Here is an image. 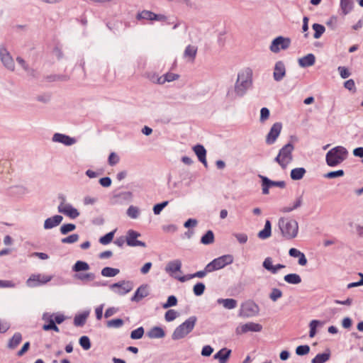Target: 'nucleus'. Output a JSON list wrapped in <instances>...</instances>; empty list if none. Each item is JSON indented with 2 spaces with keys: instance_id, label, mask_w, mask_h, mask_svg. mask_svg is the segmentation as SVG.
Masks as SVG:
<instances>
[{
  "instance_id": "f257e3e1",
  "label": "nucleus",
  "mask_w": 363,
  "mask_h": 363,
  "mask_svg": "<svg viewBox=\"0 0 363 363\" xmlns=\"http://www.w3.org/2000/svg\"><path fill=\"white\" fill-rule=\"evenodd\" d=\"M252 70L246 69L238 74L234 94L235 96H242L252 84Z\"/></svg>"
},
{
  "instance_id": "f03ea898",
  "label": "nucleus",
  "mask_w": 363,
  "mask_h": 363,
  "mask_svg": "<svg viewBox=\"0 0 363 363\" xmlns=\"http://www.w3.org/2000/svg\"><path fill=\"white\" fill-rule=\"evenodd\" d=\"M348 152L342 146H337L326 154V162L330 167H335L342 163L347 157Z\"/></svg>"
},
{
  "instance_id": "7ed1b4c3",
  "label": "nucleus",
  "mask_w": 363,
  "mask_h": 363,
  "mask_svg": "<svg viewBox=\"0 0 363 363\" xmlns=\"http://www.w3.org/2000/svg\"><path fill=\"white\" fill-rule=\"evenodd\" d=\"M279 226L282 235L287 240L296 237L298 232V223L295 220L281 218L279 220Z\"/></svg>"
},
{
  "instance_id": "20e7f679",
  "label": "nucleus",
  "mask_w": 363,
  "mask_h": 363,
  "mask_svg": "<svg viewBox=\"0 0 363 363\" xmlns=\"http://www.w3.org/2000/svg\"><path fill=\"white\" fill-rule=\"evenodd\" d=\"M196 320L197 318L196 316L189 317L182 324L176 328L172 333V338L174 340H177L185 337L193 330Z\"/></svg>"
},
{
  "instance_id": "39448f33",
  "label": "nucleus",
  "mask_w": 363,
  "mask_h": 363,
  "mask_svg": "<svg viewBox=\"0 0 363 363\" xmlns=\"http://www.w3.org/2000/svg\"><path fill=\"white\" fill-rule=\"evenodd\" d=\"M293 150L294 145L291 143H288L279 150L278 155L275 157V161L281 166L282 169H285L288 164L292 161Z\"/></svg>"
},
{
  "instance_id": "423d86ee",
  "label": "nucleus",
  "mask_w": 363,
  "mask_h": 363,
  "mask_svg": "<svg viewBox=\"0 0 363 363\" xmlns=\"http://www.w3.org/2000/svg\"><path fill=\"white\" fill-rule=\"evenodd\" d=\"M233 262V257L231 255H225L214 259L206 265V271L213 272L230 264Z\"/></svg>"
},
{
  "instance_id": "0eeeda50",
  "label": "nucleus",
  "mask_w": 363,
  "mask_h": 363,
  "mask_svg": "<svg viewBox=\"0 0 363 363\" xmlns=\"http://www.w3.org/2000/svg\"><path fill=\"white\" fill-rule=\"evenodd\" d=\"M258 313L259 306L252 301H247L241 304L238 315L242 318H250Z\"/></svg>"
},
{
  "instance_id": "6e6552de",
  "label": "nucleus",
  "mask_w": 363,
  "mask_h": 363,
  "mask_svg": "<svg viewBox=\"0 0 363 363\" xmlns=\"http://www.w3.org/2000/svg\"><path fill=\"white\" fill-rule=\"evenodd\" d=\"M262 330V325L253 322L240 324L235 329L237 335H242L248 332H260Z\"/></svg>"
},
{
  "instance_id": "1a4fd4ad",
  "label": "nucleus",
  "mask_w": 363,
  "mask_h": 363,
  "mask_svg": "<svg viewBox=\"0 0 363 363\" xmlns=\"http://www.w3.org/2000/svg\"><path fill=\"white\" fill-rule=\"evenodd\" d=\"M52 279V277L47 274H32L27 280V285L30 287H36L45 284Z\"/></svg>"
},
{
  "instance_id": "9d476101",
  "label": "nucleus",
  "mask_w": 363,
  "mask_h": 363,
  "mask_svg": "<svg viewBox=\"0 0 363 363\" xmlns=\"http://www.w3.org/2000/svg\"><path fill=\"white\" fill-rule=\"evenodd\" d=\"M178 78H179L178 74L172 73V72H168L161 77H158L157 75L154 74L150 77V80L154 83H157L159 84H163L166 82H173L174 80L178 79Z\"/></svg>"
},
{
  "instance_id": "9b49d317",
  "label": "nucleus",
  "mask_w": 363,
  "mask_h": 363,
  "mask_svg": "<svg viewBox=\"0 0 363 363\" xmlns=\"http://www.w3.org/2000/svg\"><path fill=\"white\" fill-rule=\"evenodd\" d=\"M289 43L290 41L289 39L278 37L273 40L270 46V50L274 52H277L280 49H286L289 46Z\"/></svg>"
},
{
  "instance_id": "f8f14e48",
  "label": "nucleus",
  "mask_w": 363,
  "mask_h": 363,
  "mask_svg": "<svg viewBox=\"0 0 363 363\" xmlns=\"http://www.w3.org/2000/svg\"><path fill=\"white\" fill-rule=\"evenodd\" d=\"M58 211L62 213L70 218L74 219L79 216V213L77 210L73 208L70 204L61 203L58 206Z\"/></svg>"
},
{
  "instance_id": "ddd939ff",
  "label": "nucleus",
  "mask_w": 363,
  "mask_h": 363,
  "mask_svg": "<svg viewBox=\"0 0 363 363\" xmlns=\"http://www.w3.org/2000/svg\"><path fill=\"white\" fill-rule=\"evenodd\" d=\"M43 320L45 324L43 325V329L45 331L54 330L57 333L60 331L59 328L55 323L52 315L51 313H45L43 315Z\"/></svg>"
},
{
  "instance_id": "4468645a",
  "label": "nucleus",
  "mask_w": 363,
  "mask_h": 363,
  "mask_svg": "<svg viewBox=\"0 0 363 363\" xmlns=\"http://www.w3.org/2000/svg\"><path fill=\"white\" fill-rule=\"evenodd\" d=\"M140 236V234L133 230L128 231L126 242L129 246H141L145 247V244L143 242L138 240L137 238Z\"/></svg>"
},
{
  "instance_id": "2eb2a0df",
  "label": "nucleus",
  "mask_w": 363,
  "mask_h": 363,
  "mask_svg": "<svg viewBox=\"0 0 363 363\" xmlns=\"http://www.w3.org/2000/svg\"><path fill=\"white\" fill-rule=\"evenodd\" d=\"M112 288L119 295H124L133 289V284L130 281H121L112 285Z\"/></svg>"
},
{
  "instance_id": "dca6fc26",
  "label": "nucleus",
  "mask_w": 363,
  "mask_h": 363,
  "mask_svg": "<svg viewBox=\"0 0 363 363\" xmlns=\"http://www.w3.org/2000/svg\"><path fill=\"white\" fill-rule=\"evenodd\" d=\"M281 128L282 126L280 123H276L272 125L269 133L267 136L266 141L268 144H272L275 142L280 134Z\"/></svg>"
},
{
  "instance_id": "f3484780",
  "label": "nucleus",
  "mask_w": 363,
  "mask_h": 363,
  "mask_svg": "<svg viewBox=\"0 0 363 363\" xmlns=\"http://www.w3.org/2000/svg\"><path fill=\"white\" fill-rule=\"evenodd\" d=\"M0 57L2 62L9 69L13 70L14 62L9 53L4 48L0 50Z\"/></svg>"
},
{
  "instance_id": "a211bd4d",
  "label": "nucleus",
  "mask_w": 363,
  "mask_h": 363,
  "mask_svg": "<svg viewBox=\"0 0 363 363\" xmlns=\"http://www.w3.org/2000/svg\"><path fill=\"white\" fill-rule=\"evenodd\" d=\"M286 74V69L284 63L279 61L276 63L274 69V79L279 82L283 79Z\"/></svg>"
},
{
  "instance_id": "6ab92c4d",
  "label": "nucleus",
  "mask_w": 363,
  "mask_h": 363,
  "mask_svg": "<svg viewBox=\"0 0 363 363\" xmlns=\"http://www.w3.org/2000/svg\"><path fill=\"white\" fill-rule=\"evenodd\" d=\"M138 18L141 19H147V20H156V21H163L165 19V17L162 15H157L149 11H143L138 15Z\"/></svg>"
},
{
  "instance_id": "aec40b11",
  "label": "nucleus",
  "mask_w": 363,
  "mask_h": 363,
  "mask_svg": "<svg viewBox=\"0 0 363 363\" xmlns=\"http://www.w3.org/2000/svg\"><path fill=\"white\" fill-rule=\"evenodd\" d=\"M193 150L198 157L199 160L203 164L205 167H207V161L206 158V150L201 145H196L193 147Z\"/></svg>"
},
{
  "instance_id": "412c9836",
  "label": "nucleus",
  "mask_w": 363,
  "mask_h": 363,
  "mask_svg": "<svg viewBox=\"0 0 363 363\" xmlns=\"http://www.w3.org/2000/svg\"><path fill=\"white\" fill-rule=\"evenodd\" d=\"M181 267V261L175 259L167 263L165 267V271L169 274H173L175 272L180 271Z\"/></svg>"
},
{
  "instance_id": "4be33fe9",
  "label": "nucleus",
  "mask_w": 363,
  "mask_h": 363,
  "mask_svg": "<svg viewBox=\"0 0 363 363\" xmlns=\"http://www.w3.org/2000/svg\"><path fill=\"white\" fill-rule=\"evenodd\" d=\"M52 139L55 142L61 143L66 145H71L75 143L74 138L60 133H55Z\"/></svg>"
},
{
  "instance_id": "5701e85b",
  "label": "nucleus",
  "mask_w": 363,
  "mask_h": 363,
  "mask_svg": "<svg viewBox=\"0 0 363 363\" xmlns=\"http://www.w3.org/2000/svg\"><path fill=\"white\" fill-rule=\"evenodd\" d=\"M62 220V216L56 215L45 220L44 228L45 229H50L58 225Z\"/></svg>"
},
{
  "instance_id": "b1692460",
  "label": "nucleus",
  "mask_w": 363,
  "mask_h": 363,
  "mask_svg": "<svg viewBox=\"0 0 363 363\" xmlns=\"http://www.w3.org/2000/svg\"><path fill=\"white\" fill-rule=\"evenodd\" d=\"M231 354V350L228 348H223L219 350L214 356V359H218L220 363H226Z\"/></svg>"
},
{
  "instance_id": "393cba45",
  "label": "nucleus",
  "mask_w": 363,
  "mask_h": 363,
  "mask_svg": "<svg viewBox=\"0 0 363 363\" xmlns=\"http://www.w3.org/2000/svg\"><path fill=\"white\" fill-rule=\"evenodd\" d=\"M149 294L147 286H140L137 291H135L134 296L132 297L131 300L133 301H139L142 298L147 296Z\"/></svg>"
},
{
  "instance_id": "a878e982",
  "label": "nucleus",
  "mask_w": 363,
  "mask_h": 363,
  "mask_svg": "<svg viewBox=\"0 0 363 363\" xmlns=\"http://www.w3.org/2000/svg\"><path fill=\"white\" fill-rule=\"evenodd\" d=\"M289 254L291 257H298V264L301 266H305L307 264V259L303 252L296 248H291Z\"/></svg>"
},
{
  "instance_id": "bb28decb",
  "label": "nucleus",
  "mask_w": 363,
  "mask_h": 363,
  "mask_svg": "<svg viewBox=\"0 0 363 363\" xmlns=\"http://www.w3.org/2000/svg\"><path fill=\"white\" fill-rule=\"evenodd\" d=\"M147 336L150 338H162L165 336V332L162 328L155 326L147 333Z\"/></svg>"
},
{
  "instance_id": "cd10ccee",
  "label": "nucleus",
  "mask_w": 363,
  "mask_h": 363,
  "mask_svg": "<svg viewBox=\"0 0 363 363\" xmlns=\"http://www.w3.org/2000/svg\"><path fill=\"white\" fill-rule=\"evenodd\" d=\"M217 302L218 304L223 305L226 309H233L238 305L237 301L233 298H219Z\"/></svg>"
},
{
  "instance_id": "c85d7f7f",
  "label": "nucleus",
  "mask_w": 363,
  "mask_h": 363,
  "mask_svg": "<svg viewBox=\"0 0 363 363\" xmlns=\"http://www.w3.org/2000/svg\"><path fill=\"white\" fill-rule=\"evenodd\" d=\"M22 341V335L20 333H16L9 340L8 347L11 350L16 349Z\"/></svg>"
},
{
  "instance_id": "c756f323",
  "label": "nucleus",
  "mask_w": 363,
  "mask_h": 363,
  "mask_svg": "<svg viewBox=\"0 0 363 363\" xmlns=\"http://www.w3.org/2000/svg\"><path fill=\"white\" fill-rule=\"evenodd\" d=\"M301 204H302V198L298 197L296 199V201L294 202V203L291 206L281 207L279 209V211L281 213H289V212L299 208L301 206Z\"/></svg>"
},
{
  "instance_id": "7c9ffc66",
  "label": "nucleus",
  "mask_w": 363,
  "mask_h": 363,
  "mask_svg": "<svg viewBox=\"0 0 363 363\" xmlns=\"http://www.w3.org/2000/svg\"><path fill=\"white\" fill-rule=\"evenodd\" d=\"M315 61V56L313 54H308L306 56L299 59V65L301 67H306L314 65Z\"/></svg>"
},
{
  "instance_id": "2f4dec72",
  "label": "nucleus",
  "mask_w": 363,
  "mask_h": 363,
  "mask_svg": "<svg viewBox=\"0 0 363 363\" xmlns=\"http://www.w3.org/2000/svg\"><path fill=\"white\" fill-rule=\"evenodd\" d=\"M197 53V48L194 45H188L184 51V57L189 58L191 61H194Z\"/></svg>"
},
{
  "instance_id": "473e14b6",
  "label": "nucleus",
  "mask_w": 363,
  "mask_h": 363,
  "mask_svg": "<svg viewBox=\"0 0 363 363\" xmlns=\"http://www.w3.org/2000/svg\"><path fill=\"white\" fill-rule=\"evenodd\" d=\"M271 235V223L269 220H267L265 223L264 228L258 233V237L261 239H266Z\"/></svg>"
},
{
  "instance_id": "72a5a7b5",
  "label": "nucleus",
  "mask_w": 363,
  "mask_h": 363,
  "mask_svg": "<svg viewBox=\"0 0 363 363\" xmlns=\"http://www.w3.org/2000/svg\"><path fill=\"white\" fill-rule=\"evenodd\" d=\"M89 269V265L84 261H77L72 267V271L80 272Z\"/></svg>"
},
{
  "instance_id": "f704fd0d",
  "label": "nucleus",
  "mask_w": 363,
  "mask_h": 363,
  "mask_svg": "<svg viewBox=\"0 0 363 363\" xmlns=\"http://www.w3.org/2000/svg\"><path fill=\"white\" fill-rule=\"evenodd\" d=\"M306 173L304 168H295L291 172V177L294 180H299L302 179Z\"/></svg>"
},
{
  "instance_id": "c9c22d12",
  "label": "nucleus",
  "mask_w": 363,
  "mask_h": 363,
  "mask_svg": "<svg viewBox=\"0 0 363 363\" xmlns=\"http://www.w3.org/2000/svg\"><path fill=\"white\" fill-rule=\"evenodd\" d=\"M74 277L83 282H87L93 281L95 276L92 273H78L74 275Z\"/></svg>"
},
{
  "instance_id": "e433bc0d",
  "label": "nucleus",
  "mask_w": 363,
  "mask_h": 363,
  "mask_svg": "<svg viewBox=\"0 0 363 363\" xmlns=\"http://www.w3.org/2000/svg\"><path fill=\"white\" fill-rule=\"evenodd\" d=\"M284 280L289 284H298L301 282V279L296 274H289L284 277Z\"/></svg>"
},
{
  "instance_id": "4c0bfd02",
  "label": "nucleus",
  "mask_w": 363,
  "mask_h": 363,
  "mask_svg": "<svg viewBox=\"0 0 363 363\" xmlns=\"http://www.w3.org/2000/svg\"><path fill=\"white\" fill-rule=\"evenodd\" d=\"M88 317V313H84L77 315L74 318V324L75 326H82L85 324Z\"/></svg>"
},
{
  "instance_id": "58836bf2",
  "label": "nucleus",
  "mask_w": 363,
  "mask_h": 363,
  "mask_svg": "<svg viewBox=\"0 0 363 363\" xmlns=\"http://www.w3.org/2000/svg\"><path fill=\"white\" fill-rule=\"evenodd\" d=\"M330 357V352L318 354L313 359L312 363H325Z\"/></svg>"
},
{
  "instance_id": "ea45409f",
  "label": "nucleus",
  "mask_w": 363,
  "mask_h": 363,
  "mask_svg": "<svg viewBox=\"0 0 363 363\" xmlns=\"http://www.w3.org/2000/svg\"><path fill=\"white\" fill-rule=\"evenodd\" d=\"M119 273V269L111 268V267H104L101 271V274L104 277H113L117 275Z\"/></svg>"
},
{
  "instance_id": "a19ab883",
  "label": "nucleus",
  "mask_w": 363,
  "mask_h": 363,
  "mask_svg": "<svg viewBox=\"0 0 363 363\" xmlns=\"http://www.w3.org/2000/svg\"><path fill=\"white\" fill-rule=\"evenodd\" d=\"M201 243L204 245H209L214 242V235L211 230L207 231V233L201 237Z\"/></svg>"
},
{
  "instance_id": "79ce46f5",
  "label": "nucleus",
  "mask_w": 363,
  "mask_h": 363,
  "mask_svg": "<svg viewBox=\"0 0 363 363\" xmlns=\"http://www.w3.org/2000/svg\"><path fill=\"white\" fill-rule=\"evenodd\" d=\"M313 29L314 30L313 37L316 39L319 38L325 30V27L318 23H314L313 25Z\"/></svg>"
},
{
  "instance_id": "37998d69",
  "label": "nucleus",
  "mask_w": 363,
  "mask_h": 363,
  "mask_svg": "<svg viewBox=\"0 0 363 363\" xmlns=\"http://www.w3.org/2000/svg\"><path fill=\"white\" fill-rule=\"evenodd\" d=\"M113 235H114V231H112V232H110V233L106 234L104 236H102L99 239L100 243H101L102 245H107V244L110 243L113 238Z\"/></svg>"
},
{
  "instance_id": "c03bdc74",
  "label": "nucleus",
  "mask_w": 363,
  "mask_h": 363,
  "mask_svg": "<svg viewBox=\"0 0 363 363\" xmlns=\"http://www.w3.org/2000/svg\"><path fill=\"white\" fill-rule=\"evenodd\" d=\"M263 267L272 274H274V265L272 264V259L271 257H267L263 262Z\"/></svg>"
},
{
  "instance_id": "a18cd8bd",
  "label": "nucleus",
  "mask_w": 363,
  "mask_h": 363,
  "mask_svg": "<svg viewBox=\"0 0 363 363\" xmlns=\"http://www.w3.org/2000/svg\"><path fill=\"white\" fill-rule=\"evenodd\" d=\"M143 334L144 329L143 327H140L131 332L130 337L134 340L140 339L143 336Z\"/></svg>"
},
{
  "instance_id": "49530a36",
  "label": "nucleus",
  "mask_w": 363,
  "mask_h": 363,
  "mask_svg": "<svg viewBox=\"0 0 363 363\" xmlns=\"http://www.w3.org/2000/svg\"><path fill=\"white\" fill-rule=\"evenodd\" d=\"M79 344L82 347L86 350L90 349L91 347L90 340L87 336L81 337L79 339Z\"/></svg>"
},
{
  "instance_id": "de8ad7c7",
  "label": "nucleus",
  "mask_w": 363,
  "mask_h": 363,
  "mask_svg": "<svg viewBox=\"0 0 363 363\" xmlns=\"http://www.w3.org/2000/svg\"><path fill=\"white\" fill-rule=\"evenodd\" d=\"M76 228L75 225L69 223V224H64L60 228V232L63 235H66L68 233L74 230Z\"/></svg>"
},
{
  "instance_id": "09e8293b",
  "label": "nucleus",
  "mask_w": 363,
  "mask_h": 363,
  "mask_svg": "<svg viewBox=\"0 0 363 363\" xmlns=\"http://www.w3.org/2000/svg\"><path fill=\"white\" fill-rule=\"evenodd\" d=\"M194 293L196 296H201L205 290V285L203 283H197L194 286Z\"/></svg>"
},
{
  "instance_id": "8fccbe9b",
  "label": "nucleus",
  "mask_w": 363,
  "mask_h": 363,
  "mask_svg": "<svg viewBox=\"0 0 363 363\" xmlns=\"http://www.w3.org/2000/svg\"><path fill=\"white\" fill-rule=\"evenodd\" d=\"M177 312L173 309L168 310L165 313V320L168 322L174 320L177 317Z\"/></svg>"
},
{
  "instance_id": "3c124183",
  "label": "nucleus",
  "mask_w": 363,
  "mask_h": 363,
  "mask_svg": "<svg viewBox=\"0 0 363 363\" xmlns=\"http://www.w3.org/2000/svg\"><path fill=\"white\" fill-rule=\"evenodd\" d=\"M79 240V235L77 234H72L68 237L64 238L61 240L62 243H74Z\"/></svg>"
},
{
  "instance_id": "603ef678",
  "label": "nucleus",
  "mask_w": 363,
  "mask_h": 363,
  "mask_svg": "<svg viewBox=\"0 0 363 363\" xmlns=\"http://www.w3.org/2000/svg\"><path fill=\"white\" fill-rule=\"evenodd\" d=\"M320 324V322L316 320H313L310 323V333L309 336L313 337L316 333V328Z\"/></svg>"
},
{
  "instance_id": "864d4df0",
  "label": "nucleus",
  "mask_w": 363,
  "mask_h": 363,
  "mask_svg": "<svg viewBox=\"0 0 363 363\" xmlns=\"http://www.w3.org/2000/svg\"><path fill=\"white\" fill-rule=\"evenodd\" d=\"M123 324V320L120 319V318H117V319H113V320H108L107 322V326L108 327H114V328H119L121 326H122Z\"/></svg>"
},
{
  "instance_id": "5fc2aeb1",
  "label": "nucleus",
  "mask_w": 363,
  "mask_h": 363,
  "mask_svg": "<svg viewBox=\"0 0 363 363\" xmlns=\"http://www.w3.org/2000/svg\"><path fill=\"white\" fill-rule=\"evenodd\" d=\"M177 303V299L174 296H170L168 297L167 301L163 305L164 308H167L174 306H176Z\"/></svg>"
},
{
  "instance_id": "6e6d98bb",
  "label": "nucleus",
  "mask_w": 363,
  "mask_h": 363,
  "mask_svg": "<svg viewBox=\"0 0 363 363\" xmlns=\"http://www.w3.org/2000/svg\"><path fill=\"white\" fill-rule=\"evenodd\" d=\"M127 213L130 218H136L139 215V210L137 207L131 206L128 208Z\"/></svg>"
},
{
  "instance_id": "4d7b16f0",
  "label": "nucleus",
  "mask_w": 363,
  "mask_h": 363,
  "mask_svg": "<svg viewBox=\"0 0 363 363\" xmlns=\"http://www.w3.org/2000/svg\"><path fill=\"white\" fill-rule=\"evenodd\" d=\"M309 351H310V347L308 345L298 346L296 350V352L298 355L307 354L309 352Z\"/></svg>"
},
{
  "instance_id": "13d9d810",
  "label": "nucleus",
  "mask_w": 363,
  "mask_h": 363,
  "mask_svg": "<svg viewBox=\"0 0 363 363\" xmlns=\"http://www.w3.org/2000/svg\"><path fill=\"white\" fill-rule=\"evenodd\" d=\"M168 204V201H164L161 203L156 204L153 208V211L155 215H159L162 209Z\"/></svg>"
},
{
  "instance_id": "bf43d9fd",
  "label": "nucleus",
  "mask_w": 363,
  "mask_h": 363,
  "mask_svg": "<svg viewBox=\"0 0 363 363\" xmlns=\"http://www.w3.org/2000/svg\"><path fill=\"white\" fill-rule=\"evenodd\" d=\"M108 161L111 166H113L119 162V157L115 152H111Z\"/></svg>"
},
{
  "instance_id": "052dcab7",
  "label": "nucleus",
  "mask_w": 363,
  "mask_h": 363,
  "mask_svg": "<svg viewBox=\"0 0 363 363\" xmlns=\"http://www.w3.org/2000/svg\"><path fill=\"white\" fill-rule=\"evenodd\" d=\"M51 315H52V318L55 324H60L65 320V317L63 314L51 313Z\"/></svg>"
},
{
  "instance_id": "680f3d73",
  "label": "nucleus",
  "mask_w": 363,
  "mask_h": 363,
  "mask_svg": "<svg viewBox=\"0 0 363 363\" xmlns=\"http://www.w3.org/2000/svg\"><path fill=\"white\" fill-rule=\"evenodd\" d=\"M344 86H345V88H346L347 89H348L350 91H353L354 92H355V91H356L355 83L353 79H349V80L346 81L344 83Z\"/></svg>"
},
{
  "instance_id": "e2e57ef3",
  "label": "nucleus",
  "mask_w": 363,
  "mask_h": 363,
  "mask_svg": "<svg viewBox=\"0 0 363 363\" xmlns=\"http://www.w3.org/2000/svg\"><path fill=\"white\" fill-rule=\"evenodd\" d=\"M282 296V293L279 289H274L272 290L271 294H270V298L275 301L278 298H281Z\"/></svg>"
},
{
  "instance_id": "0e129e2a",
  "label": "nucleus",
  "mask_w": 363,
  "mask_h": 363,
  "mask_svg": "<svg viewBox=\"0 0 363 363\" xmlns=\"http://www.w3.org/2000/svg\"><path fill=\"white\" fill-rule=\"evenodd\" d=\"M343 175H344L343 170H337V171H335V172H328L325 175V177H327L328 179H333V178H335V177H342Z\"/></svg>"
},
{
  "instance_id": "69168bd1",
  "label": "nucleus",
  "mask_w": 363,
  "mask_h": 363,
  "mask_svg": "<svg viewBox=\"0 0 363 363\" xmlns=\"http://www.w3.org/2000/svg\"><path fill=\"white\" fill-rule=\"evenodd\" d=\"M338 71L342 78L346 79L350 77V72L345 67H339Z\"/></svg>"
},
{
  "instance_id": "338daca9",
  "label": "nucleus",
  "mask_w": 363,
  "mask_h": 363,
  "mask_svg": "<svg viewBox=\"0 0 363 363\" xmlns=\"http://www.w3.org/2000/svg\"><path fill=\"white\" fill-rule=\"evenodd\" d=\"M213 352V349L210 345H206L201 350V354L204 357L210 356Z\"/></svg>"
},
{
  "instance_id": "774afa93",
  "label": "nucleus",
  "mask_w": 363,
  "mask_h": 363,
  "mask_svg": "<svg viewBox=\"0 0 363 363\" xmlns=\"http://www.w3.org/2000/svg\"><path fill=\"white\" fill-rule=\"evenodd\" d=\"M234 236L240 243L243 244L247 241V235L245 233H235Z\"/></svg>"
}]
</instances>
